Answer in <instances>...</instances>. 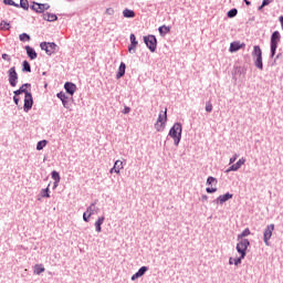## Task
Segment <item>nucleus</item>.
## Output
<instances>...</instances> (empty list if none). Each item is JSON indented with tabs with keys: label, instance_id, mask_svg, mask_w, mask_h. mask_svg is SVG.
<instances>
[{
	"label": "nucleus",
	"instance_id": "nucleus-19",
	"mask_svg": "<svg viewBox=\"0 0 283 283\" xmlns=\"http://www.w3.org/2000/svg\"><path fill=\"white\" fill-rule=\"evenodd\" d=\"M125 70H127V65H125V62H120L116 78H123L125 76Z\"/></svg>",
	"mask_w": 283,
	"mask_h": 283
},
{
	"label": "nucleus",
	"instance_id": "nucleus-45",
	"mask_svg": "<svg viewBox=\"0 0 283 283\" xmlns=\"http://www.w3.org/2000/svg\"><path fill=\"white\" fill-rule=\"evenodd\" d=\"M83 220L84 222H90V214L87 212L83 213Z\"/></svg>",
	"mask_w": 283,
	"mask_h": 283
},
{
	"label": "nucleus",
	"instance_id": "nucleus-28",
	"mask_svg": "<svg viewBox=\"0 0 283 283\" xmlns=\"http://www.w3.org/2000/svg\"><path fill=\"white\" fill-rule=\"evenodd\" d=\"M115 174H120V169H123V161L116 160L114 164Z\"/></svg>",
	"mask_w": 283,
	"mask_h": 283
},
{
	"label": "nucleus",
	"instance_id": "nucleus-48",
	"mask_svg": "<svg viewBox=\"0 0 283 283\" xmlns=\"http://www.w3.org/2000/svg\"><path fill=\"white\" fill-rule=\"evenodd\" d=\"M235 160H238V155H234L230 158V165H233V163H235Z\"/></svg>",
	"mask_w": 283,
	"mask_h": 283
},
{
	"label": "nucleus",
	"instance_id": "nucleus-9",
	"mask_svg": "<svg viewBox=\"0 0 283 283\" xmlns=\"http://www.w3.org/2000/svg\"><path fill=\"white\" fill-rule=\"evenodd\" d=\"M273 231H275V224L271 223L266 226L263 232V242L266 247H270L269 240L273 237Z\"/></svg>",
	"mask_w": 283,
	"mask_h": 283
},
{
	"label": "nucleus",
	"instance_id": "nucleus-42",
	"mask_svg": "<svg viewBox=\"0 0 283 283\" xmlns=\"http://www.w3.org/2000/svg\"><path fill=\"white\" fill-rule=\"evenodd\" d=\"M206 112H208V113L213 112V105L206 104Z\"/></svg>",
	"mask_w": 283,
	"mask_h": 283
},
{
	"label": "nucleus",
	"instance_id": "nucleus-35",
	"mask_svg": "<svg viewBox=\"0 0 283 283\" xmlns=\"http://www.w3.org/2000/svg\"><path fill=\"white\" fill-rule=\"evenodd\" d=\"M4 6H13V8H19V3L14 2V0H2Z\"/></svg>",
	"mask_w": 283,
	"mask_h": 283
},
{
	"label": "nucleus",
	"instance_id": "nucleus-10",
	"mask_svg": "<svg viewBox=\"0 0 283 283\" xmlns=\"http://www.w3.org/2000/svg\"><path fill=\"white\" fill-rule=\"evenodd\" d=\"M8 77H9V85H11V87H17V83H19V74L17 73V67L12 66L8 71Z\"/></svg>",
	"mask_w": 283,
	"mask_h": 283
},
{
	"label": "nucleus",
	"instance_id": "nucleus-46",
	"mask_svg": "<svg viewBox=\"0 0 283 283\" xmlns=\"http://www.w3.org/2000/svg\"><path fill=\"white\" fill-rule=\"evenodd\" d=\"M199 200L201 202H207V200H209V197L207 195H202Z\"/></svg>",
	"mask_w": 283,
	"mask_h": 283
},
{
	"label": "nucleus",
	"instance_id": "nucleus-54",
	"mask_svg": "<svg viewBox=\"0 0 283 283\" xmlns=\"http://www.w3.org/2000/svg\"><path fill=\"white\" fill-rule=\"evenodd\" d=\"M245 6H251V1L244 0Z\"/></svg>",
	"mask_w": 283,
	"mask_h": 283
},
{
	"label": "nucleus",
	"instance_id": "nucleus-2",
	"mask_svg": "<svg viewBox=\"0 0 283 283\" xmlns=\"http://www.w3.org/2000/svg\"><path fill=\"white\" fill-rule=\"evenodd\" d=\"M238 241L239 242L237 243V251L240 256L235 259V266L242 264V261L244 260V258H247V249L251 247V242L249 241V239H240Z\"/></svg>",
	"mask_w": 283,
	"mask_h": 283
},
{
	"label": "nucleus",
	"instance_id": "nucleus-38",
	"mask_svg": "<svg viewBox=\"0 0 283 283\" xmlns=\"http://www.w3.org/2000/svg\"><path fill=\"white\" fill-rule=\"evenodd\" d=\"M130 44L138 45V41L136 40V35L134 33L130 34Z\"/></svg>",
	"mask_w": 283,
	"mask_h": 283
},
{
	"label": "nucleus",
	"instance_id": "nucleus-22",
	"mask_svg": "<svg viewBox=\"0 0 283 283\" xmlns=\"http://www.w3.org/2000/svg\"><path fill=\"white\" fill-rule=\"evenodd\" d=\"M158 32L160 36H165V34H169L171 32V27L161 25L158 28Z\"/></svg>",
	"mask_w": 283,
	"mask_h": 283
},
{
	"label": "nucleus",
	"instance_id": "nucleus-51",
	"mask_svg": "<svg viewBox=\"0 0 283 283\" xmlns=\"http://www.w3.org/2000/svg\"><path fill=\"white\" fill-rule=\"evenodd\" d=\"M229 264H234V266H235V259L230 258V259H229Z\"/></svg>",
	"mask_w": 283,
	"mask_h": 283
},
{
	"label": "nucleus",
	"instance_id": "nucleus-6",
	"mask_svg": "<svg viewBox=\"0 0 283 283\" xmlns=\"http://www.w3.org/2000/svg\"><path fill=\"white\" fill-rule=\"evenodd\" d=\"M252 56L256 57L254 61L255 67H258V70H264V63L262 62V49H260V45L253 46Z\"/></svg>",
	"mask_w": 283,
	"mask_h": 283
},
{
	"label": "nucleus",
	"instance_id": "nucleus-18",
	"mask_svg": "<svg viewBox=\"0 0 283 283\" xmlns=\"http://www.w3.org/2000/svg\"><path fill=\"white\" fill-rule=\"evenodd\" d=\"M42 17H43V20H44V21H49V23H52V22L59 20V17H57L56 14L50 13V12H44V13L42 14Z\"/></svg>",
	"mask_w": 283,
	"mask_h": 283
},
{
	"label": "nucleus",
	"instance_id": "nucleus-23",
	"mask_svg": "<svg viewBox=\"0 0 283 283\" xmlns=\"http://www.w3.org/2000/svg\"><path fill=\"white\" fill-rule=\"evenodd\" d=\"M123 17L125 19H134V17H136V12H134V10H130V9H125L123 11Z\"/></svg>",
	"mask_w": 283,
	"mask_h": 283
},
{
	"label": "nucleus",
	"instance_id": "nucleus-1",
	"mask_svg": "<svg viewBox=\"0 0 283 283\" xmlns=\"http://www.w3.org/2000/svg\"><path fill=\"white\" fill-rule=\"evenodd\" d=\"M25 87H32V84H22L19 90L13 92V94L14 96H21V94H24L23 112L28 114V112H30V109H32V106L34 105V98L32 97V93L29 92Z\"/></svg>",
	"mask_w": 283,
	"mask_h": 283
},
{
	"label": "nucleus",
	"instance_id": "nucleus-52",
	"mask_svg": "<svg viewBox=\"0 0 283 283\" xmlns=\"http://www.w3.org/2000/svg\"><path fill=\"white\" fill-rule=\"evenodd\" d=\"M279 21H280L281 27H282V30H283V15H281V17L279 18Z\"/></svg>",
	"mask_w": 283,
	"mask_h": 283
},
{
	"label": "nucleus",
	"instance_id": "nucleus-8",
	"mask_svg": "<svg viewBox=\"0 0 283 283\" xmlns=\"http://www.w3.org/2000/svg\"><path fill=\"white\" fill-rule=\"evenodd\" d=\"M144 43L148 48V50H150V52H156V49L158 48V39H156V35H145Z\"/></svg>",
	"mask_w": 283,
	"mask_h": 283
},
{
	"label": "nucleus",
	"instance_id": "nucleus-21",
	"mask_svg": "<svg viewBox=\"0 0 283 283\" xmlns=\"http://www.w3.org/2000/svg\"><path fill=\"white\" fill-rule=\"evenodd\" d=\"M51 178L54 180V187H59V182H61V175L59 174V171L53 170L51 172Z\"/></svg>",
	"mask_w": 283,
	"mask_h": 283
},
{
	"label": "nucleus",
	"instance_id": "nucleus-32",
	"mask_svg": "<svg viewBox=\"0 0 283 283\" xmlns=\"http://www.w3.org/2000/svg\"><path fill=\"white\" fill-rule=\"evenodd\" d=\"M45 145H48V140H45V139L38 142L36 150L41 151L45 147Z\"/></svg>",
	"mask_w": 283,
	"mask_h": 283
},
{
	"label": "nucleus",
	"instance_id": "nucleus-13",
	"mask_svg": "<svg viewBox=\"0 0 283 283\" xmlns=\"http://www.w3.org/2000/svg\"><path fill=\"white\" fill-rule=\"evenodd\" d=\"M244 48H247V44L240 43V41H234V42L230 43L229 52H231V53L238 52L239 50H242Z\"/></svg>",
	"mask_w": 283,
	"mask_h": 283
},
{
	"label": "nucleus",
	"instance_id": "nucleus-39",
	"mask_svg": "<svg viewBox=\"0 0 283 283\" xmlns=\"http://www.w3.org/2000/svg\"><path fill=\"white\" fill-rule=\"evenodd\" d=\"M128 52L129 54H136V45L130 43V45H128Z\"/></svg>",
	"mask_w": 283,
	"mask_h": 283
},
{
	"label": "nucleus",
	"instance_id": "nucleus-4",
	"mask_svg": "<svg viewBox=\"0 0 283 283\" xmlns=\"http://www.w3.org/2000/svg\"><path fill=\"white\" fill-rule=\"evenodd\" d=\"M282 39V35L280 34V31H274L271 35V41H270V50H271V59L275 56V52H277V45Z\"/></svg>",
	"mask_w": 283,
	"mask_h": 283
},
{
	"label": "nucleus",
	"instance_id": "nucleus-43",
	"mask_svg": "<svg viewBox=\"0 0 283 283\" xmlns=\"http://www.w3.org/2000/svg\"><path fill=\"white\" fill-rule=\"evenodd\" d=\"M132 112V108L129 106H125L122 111V114H129Z\"/></svg>",
	"mask_w": 283,
	"mask_h": 283
},
{
	"label": "nucleus",
	"instance_id": "nucleus-15",
	"mask_svg": "<svg viewBox=\"0 0 283 283\" xmlns=\"http://www.w3.org/2000/svg\"><path fill=\"white\" fill-rule=\"evenodd\" d=\"M24 50H25V52H27V56H29V59H30L31 61H34V60L39 56V54H38L36 51L34 50V48H32V46H30V45L24 46Z\"/></svg>",
	"mask_w": 283,
	"mask_h": 283
},
{
	"label": "nucleus",
	"instance_id": "nucleus-17",
	"mask_svg": "<svg viewBox=\"0 0 283 283\" xmlns=\"http://www.w3.org/2000/svg\"><path fill=\"white\" fill-rule=\"evenodd\" d=\"M56 97L62 101V105L63 107H65V109H70V102H67V95H65V92H60L56 94Z\"/></svg>",
	"mask_w": 283,
	"mask_h": 283
},
{
	"label": "nucleus",
	"instance_id": "nucleus-27",
	"mask_svg": "<svg viewBox=\"0 0 283 283\" xmlns=\"http://www.w3.org/2000/svg\"><path fill=\"white\" fill-rule=\"evenodd\" d=\"M45 272V268L42 264H36L34 266V274L35 275H41V273Z\"/></svg>",
	"mask_w": 283,
	"mask_h": 283
},
{
	"label": "nucleus",
	"instance_id": "nucleus-55",
	"mask_svg": "<svg viewBox=\"0 0 283 283\" xmlns=\"http://www.w3.org/2000/svg\"><path fill=\"white\" fill-rule=\"evenodd\" d=\"M111 174H116V169H114V167L111 168Z\"/></svg>",
	"mask_w": 283,
	"mask_h": 283
},
{
	"label": "nucleus",
	"instance_id": "nucleus-36",
	"mask_svg": "<svg viewBox=\"0 0 283 283\" xmlns=\"http://www.w3.org/2000/svg\"><path fill=\"white\" fill-rule=\"evenodd\" d=\"M19 40L22 41V42L30 41V34L22 33V34L19 35Z\"/></svg>",
	"mask_w": 283,
	"mask_h": 283
},
{
	"label": "nucleus",
	"instance_id": "nucleus-5",
	"mask_svg": "<svg viewBox=\"0 0 283 283\" xmlns=\"http://www.w3.org/2000/svg\"><path fill=\"white\" fill-rule=\"evenodd\" d=\"M40 48L48 54V56H52V54L59 52V45L54 42H41Z\"/></svg>",
	"mask_w": 283,
	"mask_h": 283
},
{
	"label": "nucleus",
	"instance_id": "nucleus-16",
	"mask_svg": "<svg viewBox=\"0 0 283 283\" xmlns=\"http://www.w3.org/2000/svg\"><path fill=\"white\" fill-rule=\"evenodd\" d=\"M64 90H65L66 94H70V96H74V93L76 92V84H74L72 82H66L64 84Z\"/></svg>",
	"mask_w": 283,
	"mask_h": 283
},
{
	"label": "nucleus",
	"instance_id": "nucleus-30",
	"mask_svg": "<svg viewBox=\"0 0 283 283\" xmlns=\"http://www.w3.org/2000/svg\"><path fill=\"white\" fill-rule=\"evenodd\" d=\"M19 8H22V10H30V3L28 0H20Z\"/></svg>",
	"mask_w": 283,
	"mask_h": 283
},
{
	"label": "nucleus",
	"instance_id": "nucleus-34",
	"mask_svg": "<svg viewBox=\"0 0 283 283\" xmlns=\"http://www.w3.org/2000/svg\"><path fill=\"white\" fill-rule=\"evenodd\" d=\"M149 271V268L148 266H142L138 271H137V274L139 277H143V275H145L146 272Z\"/></svg>",
	"mask_w": 283,
	"mask_h": 283
},
{
	"label": "nucleus",
	"instance_id": "nucleus-41",
	"mask_svg": "<svg viewBox=\"0 0 283 283\" xmlns=\"http://www.w3.org/2000/svg\"><path fill=\"white\" fill-rule=\"evenodd\" d=\"M114 8H107L105 14H108V17H114Z\"/></svg>",
	"mask_w": 283,
	"mask_h": 283
},
{
	"label": "nucleus",
	"instance_id": "nucleus-50",
	"mask_svg": "<svg viewBox=\"0 0 283 283\" xmlns=\"http://www.w3.org/2000/svg\"><path fill=\"white\" fill-rule=\"evenodd\" d=\"M138 277H140L138 274H137V272L132 276V281L134 282L135 280H138Z\"/></svg>",
	"mask_w": 283,
	"mask_h": 283
},
{
	"label": "nucleus",
	"instance_id": "nucleus-29",
	"mask_svg": "<svg viewBox=\"0 0 283 283\" xmlns=\"http://www.w3.org/2000/svg\"><path fill=\"white\" fill-rule=\"evenodd\" d=\"M227 17H228V19H233V18L238 17V9L233 8L231 10H229L227 13Z\"/></svg>",
	"mask_w": 283,
	"mask_h": 283
},
{
	"label": "nucleus",
	"instance_id": "nucleus-49",
	"mask_svg": "<svg viewBox=\"0 0 283 283\" xmlns=\"http://www.w3.org/2000/svg\"><path fill=\"white\" fill-rule=\"evenodd\" d=\"M263 6H269L270 3H273V0H263Z\"/></svg>",
	"mask_w": 283,
	"mask_h": 283
},
{
	"label": "nucleus",
	"instance_id": "nucleus-12",
	"mask_svg": "<svg viewBox=\"0 0 283 283\" xmlns=\"http://www.w3.org/2000/svg\"><path fill=\"white\" fill-rule=\"evenodd\" d=\"M231 198H233V193L227 192L224 195L219 196L212 202L213 205H224V202H228V200H231Z\"/></svg>",
	"mask_w": 283,
	"mask_h": 283
},
{
	"label": "nucleus",
	"instance_id": "nucleus-3",
	"mask_svg": "<svg viewBox=\"0 0 283 283\" xmlns=\"http://www.w3.org/2000/svg\"><path fill=\"white\" fill-rule=\"evenodd\" d=\"M168 136L172 138L174 145L178 147L180 145V140H182V124L175 123L174 126L170 128Z\"/></svg>",
	"mask_w": 283,
	"mask_h": 283
},
{
	"label": "nucleus",
	"instance_id": "nucleus-40",
	"mask_svg": "<svg viewBox=\"0 0 283 283\" xmlns=\"http://www.w3.org/2000/svg\"><path fill=\"white\" fill-rule=\"evenodd\" d=\"M19 101H20L19 95H14V96H13V102H14V104L18 106V109H23V107H21V106L19 105Z\"/></svg>",
	"mask_w": 283,
	"mask_h": 283
},
{
	"label": "nucleus",
	"instance_id": "nucleus-47",
	"mask_svg": "<svg viewBox=\"0 0 283 283\" xmlns=\"http://www.w3.org/2000/svg\"><path fill=\"white\" fill-rule=\"evenodd\" d=\"M2 59L3 61H9V62L11 61L10 55H8V53H3Z\"/></svg>",
	"mask_w": 283,
	"mask_h": 283
},
{
	"label": "nucleus",
	"instance_id": "nucleus-20",
	"mask_svg": "<svg viewBox=\"0 0 283 283\" xmlns=\"http://www.w3.org/2000/svg\"><path fill=\"white\" fill-rule=\"evenodd\" d=\"M103 222H105V217H98V219L95 221V231L97 233H101V231H103Z\"/></svg>",
	"mask_w": 283,
	"mask_h": 283
},
{
	"label": "nucleus",
	"instance_id": "nucleus-44",
	"mask_svg": "<svg viewBox=\"0 0 283 283\" xmlns=\"http://www.w3.org/2000/svg\"><path fill=\"white\" fill-rule=\"evenodd\" d=\"M207 193H216L218 191V188H206Z\"/></svg>",
	"mask_w": 283,
	"mask_h": 283
},
{
	"label": "nucleus",
	"instance_id": "nucleus-31",
	"mask_svg": "<svg viewBox=\"0 0 283 283\" xmlns=\"http://www.w3.org/2000/svg\"><path fill=\"white\" fill-rule=\"evenodd\" d=\"M41 198H50V185L41 190Z\"/></svg>",
	"mask_w": 283,
	"mask_h": 283
},
{
	"label": "nucleus",
	"instance_id": "nucleus-11",
	"mask_svg": "<svg viewBox=\"0 0 283 283\" xmlns=\"http://www.w3.org/2000/svg\"><path fill=\"white\" fill-rule=\"evenodd\" d=\"M31 10H33V12H36L38 14H44L45 10H50V4L33 2V4L31 6Z\"/></svg>",
	"mask_w": 283,
	"mask_h": 283
},
{
	"label": "nucleus",
	"instance_id": "nucleus-25",
	"mask_svg": "<svg viewBox=\"0 0 283 283\" xmlns=\"http://www.w3.org/2000/svg\"><path fill=\"white\" fill-rule=\"evenodd\" d=\"M251 235V230L245 228L242 233L238 234V240H244V238Z\"/></svg>",
	"mask_w": 283,
	"mask_h": 283
},
{
	"label": "nucleus",
	"instance_id": "nucleus-37",
	"mask_svg": "<svg viewBox=\"0 0 283 283\" xmlns=\"http://www.w3.org/2000/svg\"><path fill=\"white\" fill-rule=\"evenodd\" d=\"M207 185H218V179H216L214 177H208L207 178V182H206Z\"/></svg>",
	"mask_w": 283,
	"mask_h": 283
},
{
	"label": "nucleus",
	"instance_id": "nucleus-14",
	"mask_svg": "<svg viewBox=\"0 0 283 283\" xmlns=\"http://www.w3.org/2000/svg\"><path fill=\"white\" fill-rule=\"evenodd\" d=\"M244 163H247V159L241 158L239 159L235 164H233L232 166H230L226 172L229 174L231 171H238V169H240V167H242V165H244Z\"/></svg>",
	"mask_w": 283,
	"mask_h": 283
},
{
	"label": "nucleus",
	"instance_id": "nucleus-7",
	"mask_svg": "<svg viewBox=\"0 0 283 283\" xmlns=\"http://www.w3.org/2000/svg\"><path fill=\"white\" fill-rule=\"evenodd\" d=\"M167 125V108L161 111L158 115L157 122L155 123L156 132H163Z\"/></svg>",
	"mask_w": 283,
	"mask_h": 283
},
{
	"label": "nucleus",
	"instance_id": "nucleus-33",
	"mask_svg": "<svg viewBox=\"0 0 283 283\" xmlns=\"http://www.w3.org/2000/svg\"><path fill=\"white\" fill-rule=\"evenodd\" d=\"M10 22H7L6 20L0 22V30H10Z\"/></svg>",
	"mask_w": 283,
	"mask_h": 283
},
{
	"label": "nucleus",
	"instance_id": "nucleus-24",
	"mask_svg": "<svg viewBox=\"0 0 283 283\" xmlns=\"http://www.w3.org/2000/svg\"><path fill=\"white\" fill-rule=\"evenodd\" d=\"M86 213L88 214V218H92L96 213V203H92L87 209Z\"/></svg>",
	"mask_w": 283,
	"mask_h": 283
},
{
	"label": "nucleus",
	"instance_id": "nucleus-53",
	"mask_svg": "<svg viewBox=\"0 0 283 283\" xmlns=\"http://www.w3.org/2000/svg\"><path fill=\"white\" fill-rule=\"evenodd\" d=\"M266 6H264V2H262V4L258 8L259 11H261L263 8H265Z\"/></svg>",
	"mask_w": 283,
	"mask_h": 283
},
{
	"label": "nucleus",
	"instance_id": "nucleus-26",
	"mask_svg": "<svg viewBox=\"0 0 283 283\" xmlns=\"http://www.w3.org/2000/svg\"><path fill=\"white\" fill-rule=\"evenodd\" d=\"M22 72H32V66L30 65V62H28V60H24L22 62Z\"/></svg>",
	"mask_w": 283,
	"mask_h": 283
}]
</instances>
